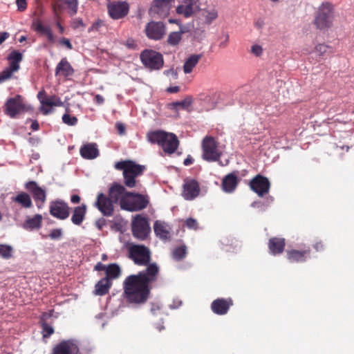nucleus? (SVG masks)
<instances>
[{"label": "nucleus", "mask_w": 354, "mask_h": 354, "mask_svg": "<svg viewBox=\"0 0 354 354\" xmlns=\"http://www.w3.org/2000/svg\"><path fill=\"white\" fill-rule=\"evenodd\" d=\"M145 31L148 38L153 40H160L165 36L166 28L162 22L152 21L146 25Z\"/></svg>", "instance_id": "16"}, {"label": "nucleus", "mask_w": 354, "mask_h": 354, "mask_svg": "<svg viewBox=\"0 0 354 354\" xmlns=\"http://www.w3.org/2000/svg\"><path fill=\"white\" fill-rule=\"evenodd\" d=\"M86 214V205L82 204L80 206L75 207L73 209L71 216V221L76 225H80L85 219Z\"/></svg>", "instance_id": "32"}, {"label": "nucleus", "mask_w": 354, "mask_h": 354, "mask_svg": "<svg viewBox=\"0 0 354 354\" xmlns=\"http://www.w3.org/2000/svg\"><path fill=\"white\" fill-rule=\"evenodd\" d=\"M185 225L187 228L192 230H197L198 227V222L196 219L192 218H189L185 221Z\"/></svg>", "instance_id": "48"}, {"label": "nucleus", "mask_w": 354, "mask_h": 354, "mask_svg": "<svg viewBox=\"0 0 354 354\" xmlns=\"http://www.w3.org/2000/svg\"><path fill=\"white\" fill-rule=\"evenodd\" d=\"M79 347L73 339L63 340L57 344L52 354H78Z\"/></svg>", "instance_id": "21"}, {"label": "nucleus", "mask_w": 354, "mask_h": 354, "mask_svg": "<svg viewBox=\"0 0 354 354\" xmlns=\"http://www.w3.org/2000/svg\"><path fill=\"white\" fill-rule=\"evenodd\" d=\"M249 186L259 197H263L269 192L270 183L268 178L257 174L250 181Z\"/></svg>", "instance_id": "13"}, {"label": "nucleus", "mask_w": 354, "mask_h": 354, "mask_svg": "<svg viewBox=\"0 0 354 354\" xmlns=\"http://www.w3.org/2000/svg\"><path fill=\"white\" fill-rule=\"evenodd\" d=\"M192 102H193L192 97L191 96H187L182 101H178V102L168 103L167 104V107L169 109H171V110L175 111L176 112H178L179 109H181L183 110H188L189 106L192 105Z\"/></svg>", "instance_id": "35"}, {"label": "nucleus", "mask_w": 354, "mask_h": 354, "mask_svg": "<svg viewBox=\"0 0 354 354\" xmlns=\"http://www.w3.org/2000/svg\"><path fill=\"white\" fill-rule=\"evenodd\" d=\"M330 48V47L328 45H326L324 44H319L315 46V52L316 53L317 56H319V57H322L328 53Z\"/></svg>", "instance_id": "43"}, {"label": "nucleus", "mask_w": 354, "mask_h": 354, "mask_svg": "<svg viewBox=\"0 0 354 354\" xmlns=\"http://www.w3.org/2000/svg\"><path fill=\"white\" fill-rule=\"evenodd\" d=\"M115 127L120 135H124L125 133L126 128L122 123L117 122Z\"/></svg>", "instance_id": "57"}, {"label": "nucleus", "mask_w": 354, "mask_h": 354, "mask_svg": "<svg viewBox=\"0 0 354 354\" xmlns=\"http://www.w3.org/2000/svg\"><path fill=\"white\" fill-rule=\"evenodd\" d=\"M234 304L231 298H218L211 304V310L218 315H226L231 306Z\"/></svg>", "instance_id": "23"}, {"label": "nucleus", "mask_w": 354, "mask_h": 354, "mask_svg": "<svg viewBox=\"0 0 354 354\" xmlns=\"http://www.w3.org/2000/svg\"><path fill=\"white\" fill-rule=\"evenodd\" d=\"M129 192L126 190L125 187L120 184H113L109 190V197L111 199L113 203H118L120 201L121 205V201L124 198L127 200V193Z\"/></svg>", "instance_id": "25"}, {"label": "nucleus", "mask_w": 354, "mask_h": 354, "mask_svg": "<svg viewBox=\"0 0 354 354\" xmlns=\"http://www.w3.org/2000/svg\"><path fill=\"white\" fill-rule=\"evenodd\" d=\"M10 35L7 32H0V45L9 37Z\"/></svg>", "instance_id": "59"}, {"label": "nucleus", "mask_w": 354, "mask_h": 354, "mask_svg": "<svg viewBox=\"0 0 354 354\" xmlns=\"http://www.w3.org/2000/svg\"><path fill=\"white\" fill-rule=\"evenodd\" d=\"M22 54L17 50L12 51L8 57L9 61L20 62L22 60Z\"/></svg>", "instance_id": "46"}, {"label": "nucleus", "mask_w": 354, "mask_h": 354, "mask_svg": "<svg viewBox=\"0 0 354 354\" xmlns=\"http://www.w3.org/2000/svg\"><path fill=\"white\" fill-rule=\"evenodd\" d=\"M62 121L67 125L74 126L77 123L78 120L75 116H71L68 113H65L62 116Z\"/></svg>", "instance_id": "44"}, {"label": "nucleus", "mask_w": 354, "mask_h": 354, "mask_svg": "<svg viewBox=\"0 0 354 354\" xmlns=\"http://www.w3.org/2000/svg\"><path fill=\"white\" fill-rule=\"evenodd\" d=\"M16 3L19 11H24L27 8L26 0H16Z\"/></svg>", "instance_id": "53"}, {"label": "nucleus", "mask_w": 354, "mask_h": 354, "mask_svg": "<svg viewBox=\"0 0 354 354\" xmlns=\"http://www.w3.org/2000/svg\"><path fill=\"white\" fill-rule=\"evenodd\" d=\"M180 90L179 86H170L167 88V91L171 93H178Z\"/></svg>", "instance_id": "64"}, {"label": "nucleus", "mask_w": 354, "mask_h": 354, "mask_svg": "<svg viewBox=\"0 0 354 354\" xmlns=\"http://www.w3.org/2000/svg\"><path fill=\"white\" fill-rule=\"evenodd\" d=\"M32 26L37 32L45 35L49 43L54 44L55 42V36L53 35V30L49 26H44L40 20H37L33 22Z\"/></svg>", "instance_id": "29"}, {"label": "nucleus", "mask_w": 354, "mask_h": 354, "mask_svg": "<svg viewBox=\"0 0 354 354\" xmlns=\"http://www.w3.org/2000/svg\"><path fill=\"white\" fill-rule=\"evenodd\" d=\"M140 57L142 64L149 71H158L163 67V56L158 51L145 49L141 52Z\"/></svg>", "instance_id": "7"}, {"label": "nucleus", "mask_w": 354, "mask_h": 354, "mask_svg": "<svg viewBox=\"0 0 354 354\" xmlns=\"http://www.w3.org/2000/svg\"><path fill=\"white\" fill-rule=\"evenodd\" d=\"M200 0H183L176 8V12L185 18L190 17L200 10Z\"/></svg>", "instance_id": "19"}, {"label": "nucleus", "mask_w": 354, "mask_h": 354, "mask_svg": "<svg viewBox=\"0 0 354 354\" xmlns=\"http://www.w3.org/2000/svg\"><path fill=\"white\" fill-rule=\"evenodd\" d=\"M251 51L255 55L259 56L262 54L263 48L259 45H253L251 48Z\"/></svg>", "instance_id": "52"}, {"label": "nucleus", "mask_w": 354, "mask_h": 354, "mask_svg": "<svg viewBox=\"0 0 354 354\" xmlns=\"http://www.w3.org/2000/svg\"><path fill=\"white\" fill-rule=\"evenodd\" d=\"M74 68L67 60L66 57L62 58L57 64L55 68V75L68 78L73 75Z\"/></svg>", "instance_id": "26"}, {"label": "nucleus", "mask_w": 354, "mask_h": 354, "mask_svg": "<svg viewBox=\"0 0 354 354\" xmlns=\"http://www.w3.org/2000/svg\"><path fill=\"white\" fill-rule=\"evenodd\" d=\"M37 98L41 104L40 111L44 115H48L52 113L53 106H63V102L59 97L55 95L47 96L46 92L44 89L38 93Z\"/></svg>", "instance_id": "10"}, {"label": "nucleus", "mask_w": 354, "mask_h": 354, "mask_svg": "<svg viewBox=\"0 0 354 354\" xmlns=\"http://www.w3.org/2000/svg\"><path fill=\"white\" fill-rule=\"evenodd\" d=\"M124 45L129 49H136L138 46L136 41L131 38L127 39Z\"/></svg>", "instance_id": "51"}, {"label": "nucleus", "mask_w": 354, "mask_h": 354, "mask_svg": "<svg viewBox=\"0 0 354 354\" xmlns=\"http://www.w3.org/2000/svg\"><path fill=\"white\" fill-rule=\"evenodd\" d=\"M112 282L108 280V278L101 279L95 286L94 294L95 295L103 296L106 295L111 287Z\"/></svg>", "instance_id": "33"}, {"label": "nucleus", "mask_w": 354, "mask_h": 354, "mask_svg": "<svg viewBox=\"0 0 354 354\" xmlns=\"http://www.w3.org/2000/svg\"><path fill=\"white\" fill-rule=\"evenodd\" d=\"M222 152L218 149V143L214 137L205 136L202 141V158L207 162L220 160Z\"/></svg>", "instance_id": "6"}, {"label": "nucleus", "mask_w": 354, "mask_h": 354, "mask_svg": "<svg viewBox=\"0 0 354 354\" xmlns=\"http://www.w3.org/2000/svg\"><path fill=\"white\" fill-rule=\"evenodd\" d=\"M182 39L181 32H172L167 38V43L171 46H176L179 44Z\"/></svg>", "instance_id": "41"}, {"label": "nucleus", "mask_w": 354, "mask_h": 354, "mask_svg": "<svg viewBox=\"0 0 354 354\" xmlns=\"http://www.w3.org/2000/svg\"><path fill=\"white\" fill-rule=\"evenodd\" d=\"M59 43L60 45L66 46L68 49L71 50L73 48V46H72L70 40L67 38L63 37V38L60 39L59 41Z\"/></svg>", "instance_id": "54"}, {"label": "nucleus", "mask_w": 354, "mask_h": 354, "mask_svg": "<svg viewBox=\"0 0 354 354\" xmlns=\"http://www.w3.org/2000/svg\"><path fill=\"white\" fill-rule=\"evenodd\" d=\"M187 254V247L181 245L175 248L172 252L173 258L176 261H181Z\"/></svg>", "instance_id": "40"}, {"label": "nucleus", "mask_w": 354, "mask_h": 354, "mask_svg": "<svg viewBox=\"0 0 354 354\" xmlns=\"http://www.w3.org/2000/svg\"><path fill=\"white\" fill-rule=\"evenodd\" d=\"M19 62H16L15 61H10L9 69L12 71L13 72H16L19 69Z\"/></svg>", "instance_id": "55"}, {"label": "nucleus", "mask_w": 354, "mask_h": 354, "mask_svg": "<svg viewBox=\"0 0 354 354\" xmlns=\"http://www.w3.org/2000/svg\"><path fill=\"white\" fill-rule=\"evenodd\" d=\"M164 74L167 77H171L173 80H176L178 77L177 71L174 70L173 68L165 71Z\"/></svg>", "instance_id": "50"}, {"label": "nucleus", "mask_w": 354, "mask_h": 354, "mask_svg": "<svg viewBox=\"0 0 354 354\" xmlns=\"http://www.w3.org/2000/svg\"><path fill=\"white\" fill-rule=\"evenodd\" d=\"M175 0H153L149 9V14L152 17L165 19L169 15Z\"/></svg>", "instance_id": "9"}, {"label": "nucleus", "mask_w": 354, "mask_h": 354, "mask_svg": "<svg viewBox=\"0 0 354 354\" xmlns=\"http://www.w3.org/2000/svg\"><path fill=\"white\" fill-rule=\"evenodd\" d=\"M115 168L118 170L122 171L124 183L129 188L136 186V178L144 173L146 170L145 165L136 163L133 160H122L115 162Z\"/></svg>", "instance_id": "2"}, {"label": "nucleus", "mask_w": 354, "mask_h": 354, "mask_svg": "<svg viewBox=\"0 0 354 354\" xmlns=\"http://www.w3.org/2000/svg\"><path fill=\"white\" fill-rule=\"evenodd\" d=\"M268 246L271 254H280L284 251L286 241L283 238L272 237L269 239Z\"/></svg>", "instance_id": "30"}, {"label": "nucleus", "mask_w": 354, "mask_h": 354, "mask_svg": "<svg viewBox=\"0 0 354 354\" xmlns=\"http://www.w3.org/2000/svg\"><path fill=\"white\" fill-rule=\"evenodd\" d=\"M131 231L133 237L139 241L147 239L151 227L148 220L145 216L138 214L134 216L131 223Z\"/></svg>", "instance_id": "8"}, {"label": "nucleus", "mask_w": 354, "mask_h": 354, "mask_svg": "<svg viewBox=\"0 0 354 354\" xmlns=\"http://www.w3.org/2000/svg\"><path fill=\"white\" fill-rule=\"evenodd\" d=\"M14 72L9 69L8 68H6L4 69L1 73H0V84L5 82L6 80L10 79L12 73Z\"/></svg>", "instance_id": "47"}, {"label": "nucleus", "mask_w": 354, "mask_h": 354, "mask_svg": "<svg viewBox=\"0 0 354 354\" xmlns=\"http://www.w3.org/2000/svg\"><path fill=\"white\" fill-rule=\"evenodd\" d=\"M202 57L201 54L191 55L187 59H186L183 65V71L185 74L190 73L194 68L198 64V62Z\"/></svg>", "instance_id": "37"}, {"label": "nucleus", "mask_w": 354, "mask_h": 354, "mask_svg": "<svg viewBox=\"0 0 354 354\" xmlns=\"http://www.w3.org/2000/svg\"><path fill=\"white\" fill-rule=\"evenodd\" d=\"M81 156L85 159H94L99 155V151L95 143L84 145L80 150Z\"/></svg>", "instance_id": "31"}, {"label": "nucleus", "mask_w": 354, "mask_h": 354, "mask_svg": "<svg viewBox=\"0 0 354 354\" xmlns=\"http://www.w3.org/2000/svg\"><path fill=\"white\" fill-rule=\"evenodd\" d=\"M25 189L32 194L38 208H41L46 201V192L34 180L26 182Z\"/></svg>", "instance_id": "12"}, {"label": "nucleus", "mask_w": 354, "mask_h": 354, "mask_svg": "<svg viewBox=\"0 0 354 354\" xmlns=\"http://www.w3.org/2000/svg\"><path fill=\"white\" fill-rule=\"evenodd\" d=\"M94 101L97 104H102L104 103V97L102 95H100L99 94H97V95H95V96L94 97Z\"/></svg>", "instance_id": "60"}, {"label": "nucleus", "mask_w": 354, "mask_h": 354, "mask_svg": "<svg viewBox=\"0 0 354 354\" xmlns=\"http://www.w3.org/2000/svg\"><path fill=\"white\" fill-rule=\"evenodd\" d=\"M12 201L19 204L21 207L30 208L32 206V202L30 196L24 192H19L12 198Z\"/></svg>", "instance_id": "36"}, {"label": "nucleus", "mask_w": 354, "mask_h": 354, "mask_svg": "<svg viewBox=\"0 0 354 354\" xmlns=\"http://www.w3.org/2000/svg\"><path fill=\"white\" fill-rule=\"evenodd\" d=\"M127 200L122 199L121 208L130 212L140 211L145 209L149 203V197L141 194L127 192Z\"/></svg>", "instance_id": "5"}, {"label": "nucleus", "mask_w": 354, "mask_h": 354, "mask_svg": "<svg viewBox=\"0 0 354 354\" xmlns=\"http://www.w3.org/2000/svg\"><path fill=\"white\" fill-rule=\"evenodd\" d=\"M113 203L109 196L102 193H99L95 203V206L105 216H111L113 214Z\"/></svg>", "instance_id": "18"}, {"label": "nucleus", "mask_w": 354, "mask_h": 354, "mask_svg": "<svg viewBox=\"0 0 354 354\" xmlns=\"http://www.w3.org/2000/svg\"><path fill=\"white\" fill-rule=\"evenodd\" d=\"M49 212L53 217L59 220H65L69 216L70 207L64 201L56 200L50 202Z\"/></svg>", "instance_id": "14"}, {"label": "nucleus", "mask_w": 354, "mask_h": 354, "mask_svg": "<svg viewBox=\"0 0 354 354\" xmlns=\"http://www.w3.org/2000/svg\"><path fill=\"white\" fill-rule=\"evenodd\" d=\"M42 216L35 214L32 217H28L23 224V227L28 230H38L41 226Z\"/></svg>", "instance_id": "34"}, {"label": "nucleus", "mask_w": 354, "mask_h": 354, "mask_svg": "<svg viewBox=\"0 0 354 354\" xmlns=\"http://www.w3.org/2000/svg\"><path fill=\"white\" fill-rule=\"evenodd\" d=\"M311 250L310 247H304L303 249H292L287 250V259L291 263H302L310 257Z\"/></svg>", "instance_id": "22"}, {"label": "nucleus", "mask_w": 354, "mask_h": 354, "mask_svg": "<svg viewBox=\"0 0 354 354\" xmlns=\"http://www.w3.org/2000/svg\"><path fill=\"white\" fill-rule=\"evenodd\" d=\"M52 7L55 17L60 19V14L66 7L69 9L70 14L73 15L77 10V0H53Z\"/></svg>", "instance_id": "15"}, {"label": "nucleus", "mask_w": 354, "mask_h": 354, "mask_svg": "<svg viewBox=\"0 0 354 354\" xmlns=\"http://www.w3.org/2000/svg\"><path fill=\"white\" fill-rule=\"evenodd\" d=\"M333 8L328 3H323L315 17L314 24L320 30H326L333 26Z\"/></svg>", "instance_id": "4"}, {"label": "nucleus", "mask_w": 354, "mask_h": 354, "mask_svg": "<svg viewBox=\"0 0 354 354\" xmlns=\"http://www.w3.org/2000/svg\"><path fill=\"white\" fill-rule=\"evenodd\" d=\"M110 17L113 19H120L127 15L129 6L126 2L115 1L107 6Z\"/></svg>", "instance_id": "20"}, {"label": "nucleus", "mask_w": 354, "mask_h": 354, "mask_svg": "<svg viewBox=\"0 0 354 354\" xmlns=\"http://www.w3.org/2000/svg\"><path fill=\"white\" fill-rule=\"evenodd\" d=\"M218 100V93L214 91L201 93L197 96V100L200 102L202 109L206 111L214 109L217 104Z\"/></svg>", "instance_id": "17"}, {"label": "nucleus", "mask_w": 354, "mask_h": 354, "mask_svg": "<svg viewBox=\"0 0 354 354\" xmlns=\"http://www.w3.org/2000/svg\"><path fill=\"white\" fill-rule=\"evenodd\" d=\"M194 162V158L188 155L187 157L184 160L183 164L185 166H189Z\"/></svg>", "instance_id": "61"}, {"label": "nucleus", "mask_w": 354, "mask_h": 354, "mask_svg": "<svg viewBox=\"0 0 354 354\" xmlns=\"http://www.w3.org/2000/svg\"><path fill=\"white\" fill-rule=\"evenodd\" d=\"M201 15L207 24H210L218 17V11L214 7L202 10Z\"/></svg>", "instance_id": "39"}, {"label": "nucleus", "mask_w": 354, "mask_h": 354, "mask_svg": "<svg viewBox=\"0 0 354 354\" xmlns=\"http://www.w3.org/2000/svg\"><path fill=\"white\" fill-rule=\"evenodd\" d=\"M153 230L156 235L162 240H169L171 238L170 226L162 221H156L153 224Z\"/></svg>", "instance_id": "27"}, {"label": "nucleus", "mask_w": 354, "mask_h": 354, "mask_svg": "<svg viewBox=\"0 0 354 354\" xmlns=\"http://www.w3.org/2000/svg\"><path fill=\"white\" fill-rule=\"evenodd\" d=\"M121 274L120 266L116 263H111L107 266L106 269V277L108 280L111 281L118 278Z\"/></svg>", "instance_id": "38"}, {"label": "nucleus", "mask_w": 354, "mask_h": 354, "mask_svg": "<svg viewBox=\"0 0 354 354\" xmlns=\"http://www.w3.org/2000/svg\"><path fill=\"white\" fill-rule=\"evenodd\" d=\"M25 109L23 98L20 95L8 98L3 106V111L6 115L11 118H15Z\"/></svg>", "instance_id": "11"}, {"label": "nucleus", "mask_w": 354, "mask_h": 354, "mask_svg": "<svg viewBox=\"0 0 354 354\" xmlns=\"http://www.w3.org/2000/svg\"><path fill=\"white\" fill-rule=\"evenodd\" d=\"M128 257L140 266H147L145 270L137 274L128 276L123 283L124 292L130 303H145L150 294L152 284L159 276V267L156 263H150V249L142 244L129 243L127 245Z\"/></svg>", "instance_id": "1"}, {"label": "nucleus", "mask_w": 354, "mask_h": 354, "mask_svg": "<svg viewBox=\"0 0 354 354\" xmlns=\"http://www.w3.org/2000/svg\"><path fill=\"white\" fill-rule=\"evenodd\" d=\"M103 25V22L101 20L97 21L92 24L89 28V31L91 30H99L100 28Z\"/></svg>", "instance_id": "56"}, {"label": "nucleus", "mask_w": 354, "mask_h": 354, "mask_svg": "<svg viewBox=\"0 0 354 354\" xmlns=\"http://www.w3.org/2000/svg\"><path fill=\"white\" fill-rule=\"evenodd\" d=\"M147 137L149 142L152 144H158L165 153L169 154L174 153L179 145V141L175 134L163 131H151Z\"/></svg>", "instance_id": "3"}, {"label": "nucleus", "mask_w": 354, "mask_h": 354, "mask_svg": "<svg viewBox=\"0 0 354 354\" xmlns=\"http://www.w3.org/2000/svg\"><path fill=\"white\" fill-rule=\"evenodd\" d=\"M228 41H229V35L227 34H225V39H224V40L223 41H221L219 44V46L221 48H225V47H227V44H228Z\"/></svg>", "instance_id": "62"}, {"label": "nucleus", "mask_w": 354, "mask_h": 354, "mask_svg": "<svg viewBox=\"0 0 354 354\" xmlns=\"http://www.w3.org/2000/svg\"><path fill=\"white\" fill-rule=\"evenodd\" d=\"M239 182L236 172L228 174L222 180V189L225 192L232 193L238 186Z\"/></svg>", "instance_id": "28"}, {"label": "nucleus", "mask_w": 354, "mask_h": 354, "mask_svg": "<svg viewBox=\"0 0 354 354\" xmlns=\"http://www.w3.org/2000/svg\"><path fill=\"white\" fill-rule=\"evenodd\" d=\"M48 236L53 240L59 239L62 236V230L60 228L53 229Z\"/></svg>", "instance_id": "49"}, {"label": "nucleus", "mask_w": 354, "mask_h": 354, "mask_svg": "<svg viewBox=\"0 0 354 354\" xmlns=\"http://www.w3.org/2000/svg\"><path fill=\"white\" fill-rule=\"evenodd\" d=\"M43 337H49L54 333L53 328L46 322L41 324Z\"/></svg>", "instance_id": "45"}, {"label": "nucleus", "mask_w": 354, "mask_h": 354, "mask_svg": "<svg viewBox=\"0 0 354 354\" xmlns=\"http://www.w3.org/2000/svg\"><path fill=\"white\" fill-rule=\"evenodd\" d=\"M12 248L11 246L0 244V257L8 259L12 257Z\"/></svg>", "instance_id": "42"}, {"label": "nucleus", "mask_w": 354, "mask_h": 354, "mask_svg": "<svg viewBox=\"0 0 354 354\" xmlns=\"http://www.w3.org/2000/svg\"><path fill=\"white\" fill-rule=\"evenodd\" d=\"M106 267L105 265H104L103 263H102L101 262H98L95 266V270H97V271H102V270H104L106 272Z\"/></svg>", "instance_id": "58"}, {"label": "nucleus", "mask_w": 354, "mask_h": 354, "mask_svg": "<svg viewBox=\"0 0 354 354\" xmlns=\"http://www.w3.org/2000/svg\"><path fill=\"white\" fill-rule=\"evenodd\" d=\"M55 19H57V21H56V26L58 28V30L60 34H63L64 32V27L61 24V23L59 22V19H57L55 17Z\"/></svg>", "instance_id": "63"}, {"label": "nucleus", "mask_w": 354, "mask_h": 354, "mask_svg": "<svg viewBox=\"0 0 354 354\" xmlns=\"http://www.w3.org/2000/svg\"><path fill=\"white\" fill-rule=\"evenodd\" d=\"M200 194L198 183L195 180H187L183 185V196L185 200L191 201Z\"/></svg>", "instance_id": "24"}]
</instances>
